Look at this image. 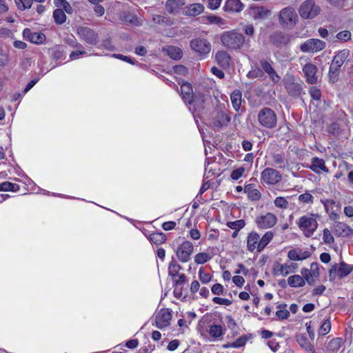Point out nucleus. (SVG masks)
Instances as JSON below:
<instances>
[{
    "label": "nucleus",
    "mask_w": 353,
    "mask_h": 353,
    "mask_svg": "<svg viewBox=\"0 0 353 353\" xmlns=\"http://www.w3.org/2000/svg\"><path fill=\"white\" fill-rule=\"evenodd\" d=\"M122 19L125 23L134 26H139L141 24L138 17L131 12H124Z\"/></svg>",
    "instance_id": "42"
},
{
    "label": "nucleus",
    "mask_w": 353,
    "mask_h": 353,
    "mask_svg": "<svg viewBox=\"0 0 353 353\" xmlns=\"http://www.w3.org/2000/svg\"><path fill=\"white\" fill-rule=\"evenodd\" d=\"M272 42L276 46L287 45L290 41V38L281 32L275 33L272 37Z\"/></svg>",
    "instance_id": "37"
},
{
    "label": "nucleus",
    "mask_w": 353,
    "mask_h": 353,
    "mask_svg": "<svg viewBox=\"0 0 353 353\" xmlns=\"http://www.w3.org/2000/svg\"><path fill=\"white\" fill-rule=\"evenodd\" d=\"M261 182L268 185H275L281 180L279 171L271 168H267L261 172Z\"/></svg>",
    "instance_id": "14"
},
{
    "label": "nucleus",
    "mask_w": 353,
    "mask_h": 353,
    "mask_svg": "<svg viewBox=\"0 0 353 353\" xmlns=\"http://www.w3.org/2000/svg\"><path fill=\"white\" fill-rule=\"evenodd\" d=\"M310 255L309 251H302L301 249L290 250L288 253V258L292 261H302L309 258Z\"/></svg>",
    "instance_id": "26"
},
{
    "label": "nucleus",
    "mask_w": 353,
    "mask_h": 353,
    "mask_svg": "<svg viewBox=\"0 0 353 353\" xmlns=\"http://www.w3.org/2000/svg\"><path fill=\"white\" fill-rule=\"evenodd\" d=\"M172 312L168 308L161 309L155 315L154 323L159 329L168 327L172 319Z\"/></svg>",
    "instance_id": "15"
},
{
    "label": "nucleus",
    "mask_w": 353,
    "mask_h": 353,
    "mask_svg": "<svg viewBox=\"0 0 353 353\" xmlns=\"http://www.w3.org/2000/svg\"><path fill=\"white\" fill-rule=\"evenodd\" d=\"M331 329V323L330 319H326L319 328V334L320 335L327 334Z\"/></svg>",
    "instance_id": "56"
},
{
    "label": "nucleus",
    "mask_w": 353,
    "mask_h": 353,
    "mask_svg": "<svg viewBox=\"0 0 353 353\" xmlns=\"http://www.w3.org/2000/svg\"><path fill=\"white\" fill-rule=\"evenodd\" d=\"M173 283L176 286H181L184 285L187 281V276L184 274H180L177 277L172 280Z\"/></svg>",
    "instance_id": "60"
},
{
    "label": "nucleus",
    "mask_w": 353,
    "mask_h": 353,
    "mask_svg": "<svg viewBox=\"0 0 353 353\" xmlns=\"http://www.w3.org/2000/svg\"><path fill=\"white\" fill-rule=\"evenodd\" d=\"M248 341V337L245 335H243L239 339H237L235 341L232 343H228L224 345V347H240L243 346Z\"/></svg>",
    "instance_id": "44"
},
{
    "label": "nucleus",
    "mask_w": 353,
    "mask_h": 353,
    "mask_svg": "<svg viewBox=\"0 0 353 353\" xmlns=\"http://www.w3.org/2000/svg\"><path fill=\"white\" fill-rule=\"evenodd\" d=\"M232 106L235 110L238 111L241 108L242 94L239 90H235L230 96Z\"/></svg>",
    "instance_id": "36"
},
{
    "label": "nucleus",
    "mask_w": 353,
    "mask_h": 353,
    "mask_svg": "<svg viewBox=\"0 0 353 353\" xmlns=\"http://www.w3.org/2000/svg\"><path fill=\"white\" fill-rule=\"evenodd\" d=\"M272 63L273 62L272 61H269L265 59H261L259 60V65L262 70V72H263L264 74H267L270 79L274 83H277L280 81L281 77L273 68Z\"/></svg>",
    "instance_id": "16"
},
{
    "label": "nucleus",
    "mask_w": 353,
    "mask_h": 353,
    "mask_svg": "<svg viewBox=\"0 0 353 353\" xmlns=\"http://www.w3.org/2000/svg\"><path fill=\"white\" fill-rule=\"evenodd\" d=\"M210 336L213 338H219L223 334V328L221 325H212L209 330Z\"/></svg>",
    "instance_id": "47"
},
{
    "label": "nucleus",
    "mask_w": 353,
    "mask_h": 353,
    "mask_svg": "<svg viewBox=\"0 0 353 353\" xmlns=\"http://www.w3.org/2000/svg\"><path fill=\"white\" fill-rule=\"evenodd\" d=\"M322 202L325 211L329 214L330 219L333 221L338 220L341 212V204L332 199H327Z\"/></svg>",
    "instance_id": "18"
},
{
    "label": "nucleus",
    "mask_w": 353,
    "mask_h": 353,
    "mask_svg": "<svg viewBox=\"0 0 353 353\" xmlns=\"http://www.w3.org/2000/svg\"><path fill=\"white\" fill-rule=\"evenodd\" d=\"M221 43L228 49L236 50L245 43V37L236 30L224 32L221 36Z\"/></svg>",
    "instance_id": "2"
},
{
    "label": "nucleus",
    "mask_w": 353,
    "mask_h": 353,
    "mask_svg": "<svg viewBox=\"0 0 353 353\" xmlns=\"http://www.w3.org/2000/svg\"><path fill=\"white\" fill-rule=\"evenodd\" d=\"M302 271L311 275L312 277L318 278L319 276V268L317 263H312L310 265V270L303 269Z\"/></svg>",
    "instance_id": "49"
},
{
    "label": "nucleus",
    "mask_w": 353,
    "mask_h": 353,
    "mask_svg": "<svg viewBox=\"0 0 353 353\" xmlns=\"http://www.w3.org/2000/svg\"><path fill=\"white\" fill-rule=\"evenodd\" d=\"M190 46L191 49L201 57L206 56L211 51V44L205 39H193L190 41Z\"/></svg>",
    "instance_id": "9"
},
{
    "label": "nucleus",
    "mask_w": 353,
    "mask_h": 353,
    "mask_svg": "<svg viewBox=\"0 0 353 353\" xmlns=\"http://www.w3.org/2000/svg\"><path fill=\"white\" fill-rule=\"evenodd\" d=\"M274 203L276 207L282 209H287L289 205L288 201L284 197L282 196L276 197L274 201Z\"/></svg>",
    "instance_id": "53"
},
{
    "label": "nucleus",
    "mask_w": 353,
    "mask_h": 353,
    "mask_svg": "<svg viewBox=\"0 0 353 353\" xmlns=\"http://www.w3.org/2000/svg\"><path fill=\"white\" fill-rule=\"evenodd\" d=\"M193 97L196 98V102L192 103L191 104H192L196 108H203V104L204 103L203 95L201 94H198L193 95Z\"/></svg>",
    "instance_id": "62"
},
{
    "label": "nucleus",
    "mask_w": 353,
    "mask_h": 353,
    "mask_svg": "<svg viewBox=\"0 0 353 353\" xmlns=\"http://www.w3.org/2000/svg\"><path fill=\"white\" fill-rule=\"evenodd\" d=\"M343 344L342 338H334L329 342V348L332 352H337Z\"/></svg>",
    "instance_id": "43"
},
{
    "label": "nucleus",
    "mask_w": 353,
    "mask_h": 353,
    "mask_svg": "<svg viewBox=\"0 0 353 353\" xmlns=\"http://www.w3.org/2000/svg\"><path fill=\"white\" fill-rule=\"evenodd\" d=\"M194 245L190 241H185L180 244L176 250L178 260L182 263H186L191 259L193 253Z\"/></svg>",
    "instance_id": "11"
},
{
    "label": "nucleus",
    "mask_w": 353,
    "mask_h": 353,
    "mask_svg": "<svg viewBox=\"0 0 353 353\" xmlns=\"http://www.w3.org/2000/svg\"><path fill=\"white\" fill-rule=\"evenodd\" d=\"M310 94L311 97L314 100H319L321 99V90L315 87L311 88V89L310 90Z\"/></svg>",
    "instance_id": "63"
},
{
    "label": "nucleus",
    "mask_w": 353,
    "mask_h": 353,
    "mask_svg": "<svg viewBox=\"0 0 353 353\" xmlns=\"http://www.w3.org/2000/svg\"><path fill=\"white\" fill-rule=\"evenodd\" d=\"M259 124L268 129L274 128L277 123V117L275 112L268 107L261 109L257 115Z\"/></svg>",
    "instance_id": "4"
},
{
    "label": "nucleus",
    "mask_w": 353,
    "mask_h": 353,
    "mask_svg": "<svg viewBox=\"0 0 353 353\" xmlns=\"http://www.w3.org/2000/svg\"><path fill=\"white\" fill-rule=\"evenodd\" d=\"M352 33L349 30H343L336 35V38L341 41H347L351 39Z\"/></svg>",
    "instance_id": "55"
},
{
    "label": "nucleus",
    "mask_w": 353,
    "mask_h": 353,
    "mask_svg": "<svg viewBox=\"0 0 353 353\" xmlns=\"http://www.w3.org/2000/svg\"><path fill=\"white\" fill-rule=\"evenodd\" d=\"M181 94L185 101L188 103L196 102V98L193 97L192 85L187 82L183 83L181 86Z\"/></svg>",
    "instance_id": "22"
},
{
    "label": "nucleus",
    "mask_w": 353,
    "mask_h": 353,
    "mask_svg": "<svg viewBox=\"0 0 353 353\" xmlns=\"http://www.w3.org/2000/svg\"><path fill=\"white\" fill-rule=\"evenodd\" d=\"M274 234L272 231L266 232L263 236L261 238L258 247V252H262L264 248L268 245V243L272 240Z\"/></svg>",
    "instance_id": "33"
},
{
    "label": "nucleus",
    "mask_w": 353,
    "mask_h": 353,
    "mask_svg": "<svg viewBox=\"0 0 353 353\" xmlns=\"http://www.w3.org/2000/svg\"><path fill=\"white\" fill-rule=\"evenodd\" d=\"M46 40V36L44 34L41 32H33L32 35H31L30 42L41 44L44 42Z\"/></svg>",
    "instance_id": "51"
},
{
    "label": "nucleus",
    "mask_w": 353,
    "mask_h": 353,
    "mask_svg": "<svg viewBox=\"0 0 353 353\" xmlns=\"http://www.w3.org/2000/svg\"><path fill=\"white\" fill-rule=\"evenodd\" d=\"M286 304H280L277 306L279 310L276 311V315L278 319L283 320L287 319L290 316L288 310H285Z\"/></svg>",
    "instance_id": "45"
},
{
    "label": "nucleus",
    "mask_w": 353,
    "mask_h": 353,
    "mask_svg": "<svg viewBox=\"0 0 353 353\" xmlns=\"http://www.w3.org/2000/svg\"><path fill=\"white\" fill-rule=\"evenodd\" d=\"M323 239L325 244H331L334 242V238L332 235L330 231L325 228L323 231Z\"/></svg>",
    "instance_id": "58"
},
{
    "label": "nucleus",
    "mask_w": 353,
    "mask_h": 353,
    "mask_svg": "<svg viewBox=\"0 0 353 353\" xmlns=\"http://www.w3.org/2000/svg\"><path fill=\"white\" fill-rule=\"evenodd\" d=\"M270 14V11L263 6H251L250 14L254 19H263L267 18Z\"/></svg>",
    "instance_id": "24"
},
{
    "label": "nucleus",
    "mask_w": 353,
    "mask_h": 353,
    "mask_svg": "<svg viewBox=\"0 0 353 353\" xmlns=\"http://www.w3.org/2000/svg\"><path fill=\"white\" fill-rule=\"evenodd\" d=\"M182 269L181 265L172 257V261L168 265V275L172 278V280L174 279L180 274L179 272Z\"/></svg>",
    "instance_id": "30"
},
{
    "label": "nucleus",
    "mask_w": 353,
    "mask_h": 353,
    "mask_svg": "<svg viewBox=\"0 0 353 353\" xmlns=\"http://www.w3.org/2000/svg\"><path fill=\"white\" fill-rule=\"evenodd\" d=\"M15 3L20 10H25L30 8L32 0H14Z\"/></svg>",
    "instance_id": "52"
},
{
    "label": "nucleus",
    "mask_w": 353,
    "mask_h": 353,
    "mask_svg": "<svg viewBox=\"0 0 353 353\" xmlns=\"http://www.w3.org/2000/svg\"><path fill=\"white\" fill-rule=\"evenodd\" d=\"M204 10V6L201 3L191 4L187 10V14L191 16H196L202 13Z\"/></svg>",
    "instance_id": "39"
},
{
    "label": "nucleus",
    "mask_w": 353,
    "mask_h": 353,
    "mask_svg": "<svg viewBox=\"0 0 353 353\" xmlns=\"http://www.w3.org/2000/svg\"><path fill=\"white\" fill-rule=\"evenodd\" d=\"M314 196L308 192L301 194L298 197V200L300 202L303 203H311L312 204L314 203Z\"/></svg>",
    "instance_id": "54"
},
{
    "label": "nucleus",
    "mask_w": 353,
    "mask_h": 353,
    "mask_svg": "<svg viewBox=\"0 0 353 353\" xmlns=\"http://www.w3.org/2000/svg\"><path fill=\"white\" fill-rule=\"evenodd\" d=\"M247 77L250 79H263L265 77L263 72L260 65H255L252 67V69L248 72Z\"/></svg>",
    "instance_id": "38"
},
{
    "label": "nucleus",
    "mask_w": 353,
    "mask_h": 353,
    "mask_svg": "<svg viewBox=\"0 0 353 353\" xmlns=\"http://www.w3.org/2000/svg\"><path fill=\"white\" fill-rule=\"evenodd\" d=\"M320 8L313 0L304 1L299 8L300 16L303 19H312L320 12Z\"/></svg>",
    "instance_id": "8"
},
{
    "label": "nucleus",
    "mask_w": 353,
    "mask_h": 353,
    "mask_svg": "<svg viewBox=\"0 0 353 353\" xmlns=\"http://www.w3.org/2000/svg\"><path fill=\"white\" fill-rule=\"evenodd\" d=\"M183 5V0H168L165 3V9L170 14L176 13Z\"/></svg>",
    "instance_id": "29"
},
{
    "label": "nucleus",
    "mask_w": 353,
    "mask_h": 353,
    "mask_svg": "<svg viewBox=\"0 0 353 353\" xmlns=\"http://www.w3.org/2000/svg\"><path fill=\"white\" fill-rule=\"evenodd\" d=\"M309 168L314 172L319 174L321 172H328L329 170L325 166L323 159L314 157L312 159V163Z\"/></svg>",
    "instance_id": "27"
},
{
    "label": "nucleus",
    "mask_w": 353,
    "mask_h": 353,
    "mask_svg": "<svg viewBox=\"0 0 353 353\" xmlns=\"http://www.w3.org/2000/svg\"><path fill=\"white\" fill-rule=\"evenodd\" d=\"M352 271V265H349L344 261L335 263L332 265L329 270L330 281H334L336 277L343 279L350 274Z\"/></svg>",
    "instance_id": "5"
},
{
    "label": "nucleus",
    "mask_w": 353,
    "mask_h": 353,
    "mask_svg": "<svg viewBox=\"0 0 353 353\" xmlns=\"http://www.w3.org/2000/svg\"><path fill=\"white\" fill-rule=\"evenodd\" d=\"M317 70V67L312 63H306L303 67V72L308 83L315 84L318 81Z\"/></svg>",
    "instance_id": "20"
},
{
    "label": "nucleus",
    "mask_w": 353,
    "mask_h": 353,
    "mask_svg": "<svg viewBox=\"0 0 353 353\" xmlns=\"http://www.w3.org/2000/svg\"><path fill=\"white\" fill-rule=\"evenodd\" d=\"M288 93L292 97H298L303 92L301 83L292 74H287L283 80Z\"/></svg>",
    "instance_id": "10"
},
{
    "label": "nucleus",
    "mask_w": 353,
    "mask_h": 353,
    "mask_svg": "<svg viewBox=\"0 0 353 353\" xmlns=\"http://www.w3.org/2000/svg\"><path fill=\"white\" fill-rule=\"evenodd\" d=\"M230 60L231 57L230 54L225 50L218 51L215 54V61L217 64L223 68L229 67Z\"/></svg>",
    "instance_id": "23"
},
{
    "label": "nucleus",
    "mask_w": 353,
    "mask_h": 353,
    "mask_svg": "<svg viewBox=\"0 0 353 353\" xmlns=\"http://www.w3.org/2000/svg\"><path fill=\"white\" fill-rule=\"evenodd\" d=\"M163 51L168 54L171 59L174 60H179L183 56L182 50L176 46H170L163 48Z\"/></svg>",
    "instance_id": "31"
},
{
    "label": "nucleus",
    "mask_w": 353,
    "mask_h": 353,
    "mask_svg": "<svg viewBox=\"0 0 353 353\" xmlns=\"http://www.w3.org/2000/svg\"><path fill=\"white\" fill-rule=\"evenodd\" d=\"M227 225L232 230H240L245 227V223L243 219H239L235 221L228 222Z\"/></svg>",
    "instance_id": "50"
},
{
    "label": "nucleus",
    "mask_w": 353,
    "mask_h": 353,
    "mask_svg": "<svg viewBox=\"0 0 353 353\" xmlns=\"http://www.w3.org/2000/svg\"><path fill=\"white\" fill-rule=\"evenodd\" d=\"M244 191L248 194V198L252 201H259L261 199L260 192L259 190L254 188L252 184L246 185Z\"/></svg>",
    "instance_id": "34"
},
{
    "label": "nucleus",
    "mask_w": 353,
    "mask_h": 353,
    "mask_svg": "<svg viewBox=\"0 0 353 353\" xmlns=\"http://www.w3.org/2000/svg\"><path fill=\"white\" fill-rule=\"evenodd\" d=\"M212 259V256L205 252H200L195 255L194 261L197 264H203Z\"/></svg>",
    "instance_id": "48"
},
{
    "label": "nucleus",
    "mask_w": 353,
    "mask_h": 353,
    "mask_svg": "<svg viewBox=\"0 0 353 353\" xmlns=\"http://www.w3.org/2000/svg\"><path fill=\"white\" fill-rule=\"evenodd\" d=\"M77 34L81 40L89 45L96 46L99 41V34L89 27L79 26L77 28Z\"/></svg>",
    "instance_id": "6"
},
{
    "label": "nucleus",
    "mask_w": 353,
    "mask_h": 353,
    "mask_svg": "<svg viewBox=\"0 0 353 353\" xmlns=\"http://www.w3.org/2000/svg\"><path fill=\"white\" fill-rule=\"evenodd\" d=\"M297 268V264L291 263H276L273 267V274L275 276L282 275L285 276L291 272H294Z\"/></svg>",
    "instance_id": "19"
},
{
    "label": "nucleus",
    "mask_w": 353,
    "mask_h": 353,
    "mask_svg": "<svg viewBox=\"0 0 353 353\" xmlns=\"http://www.w3.org/2000/svg\"><path fill=\"white\" fill-rule=\"evenodd\" d=\"M243 8V3L240 0H226L225 9L226 11L241 12Z\"/></svg>",
    "instance_id": "32"
},
{
    "label": "nucleus",
    "mask_w": 353,
    "mask_h": 353,
    "mask_svg": "<svg viewBox=\"0 0 353 353\" xmlns=\"http://www.w3.org/2000/svg\"><path fill=\"white\" fill-rule=\"evenodd\" d=\"M296 341L303 349L310 353H314L313 345L304 334H300L296 335Z\"/></svg>",
    "instance_id": "28"
},
{
    "label": "nucleus",
    "mask_w": 353,
    "mask_h": 353,
    "mask_svg": "<svg viewBox=\"0 0 353 353\" xmlns=\"http://www.w3.org/2000/svg\"><path fill=\"white\" fill-rule=\"evenodd\" d=\"M230 119L227 110L216 108L212 113L210 123L214 128H221L227 126Z\"/></svg>",
    "instance_id": "7"
},
{
    "label": "nucleus",
    "mask_w": 353,
    "mask_h": 353,
    "mask_svg": "<svg viewBox=\"0 0 353 353\" xmlns=\"http://www.w3.org/2000/svg\"><path fill=\"white\" fill-rule=\"evenodd\" d=\"M19 189V187L17 184L12 183L8 181H6L1 183L0 184V191L7 192V191H12L16 192Z\"/></svg>",
    "instance_id": "46"
},
{
    "label": "nucleus",
    "mask_w": 353,
    "mask_h": 353,
    "mask_svg": "<svg viewBox=\"0 0 353 353\" xmlns=\"http://www.w3.org/2000/svg\"><path fill=\"white\" fill-rule=\"evenodd\" d=\"M165 239V236L163 232H154L150 235V241L156 245L162 244Z\"/></svg>",
    "instance_id": "41"
},
{
    "label": "nucleus",
    "mask_w": 353,
    "mask_h": 353,
    "mask_svg": "<svg viewBox=\"0 0 353 353\" xmlns=\"http://www.w3.org/2000/svg\"><path fill=\"white\" fill-rule=\"evenodd\" d=\"M319 217L318 214L307 213L296 221L297 226L305 237L312 236L316 230L319 225L317 219Z\"/></svg>",
    "instance_id": "1"
},
{
    "label": "nucleus",
    "mask_w": 353,
    "mask_h": 353,
    "mask_svg": "<svg viewBox=\"0 0 353 353\" xmlns=\"http://www.w3.org/2000/svg\"><path fill=\"white\" fill-rule=\"evenodd\" d=\"M212 292L216 295H221L223 293V287L220 283H216L212 287Z\"/></svg>",
    "instance_id": "64"
},
{
    "label": "nucleus",
    "mask_w": 353,
    "mask_h": 353,
    "mask_svg": "<svg viewBox=\"0 0 353 353\" xmlns=\"http://www.w3.org/2000/svg\"><path fill=\"white\" fill-rule=\"evenodd\" d=\"M298 16L293 8H285L280 11L279 21L286 26H293L296 24Z\"/></svg>",
    "instance_id": "12"
},
{
    "label": "nucleus",
    "mask_w": 353,
    "mask_h": 353,
    "mask_svg": "<svg viewBox=\"0 0 353 353\" xmlns=\"http://www.w3.org/2000/svg\"><path fill=\"white\" fill-rule=\"evenodd\" d=\"M277 222L275 214L268 212L265 215H261L256 218L255 223L260 229H268L272 228Z\"/></svg>",
    "instance_id": "17"
},
{
    "label": "nucleus",
    "mask_w": 353,
    "mask_h": 353,
    "mask_svg": "<svg viewBox=\"0 0 353 353\" xmlns=\"http://www.w3.org/2000/svg\"><path fill=\"white\" fill-rule=\"evenodd\" d=\"M245 170L243 167H240L236 170H234L232 172L230 176L233 180H238L243 176V173L245 172Z\"/></svg>",
    "instance_id": "61"
},
{
    "label": "nucleus",
    "mask_w": 353,
    "mask_h": 353,
    "mask_svg": "<svg viewBox=\"0 0 353 353\" xmlns=\"http://www.w3.org/2000/svg\"><path fill=\"white\" fill-rule=\"evenodd\" d=\"M260 240V235L256 232L248 234L247 237V248L250 252H253L255 250L258 251Z\"/></svg>",
    "instance_id": "25"
},
{
    "label": "nucleus",
    "mask_w": 353,
    "mask_h": 353,
    "mask_svg": "<svg viewBox=\"0 0 353 353\" xmlns=\"http://www.w3.org/2000/svg\"><path fill=\"white\" fill-rule=\"evenodd\" d=\"M288 283L290 286L292 288H299L304 286L305 284V279H303V276L295 274L288 277Z\"/></svg>",
    "instance_id": "35"
},
{
    "label": "nucleus",
    "mask_w": 353,
    "mask_h": 353,
    "mask_svg": "<svg viewBox=\"0 0 353 353\" xmlns=\"http://www.w3.org/2000/svg\"><path fill=\"white\" fill-rule=\"evenodd\" d=\"M273 161L279 168H283L285 166V158L283 153L275 154L272 157Z\"/></svg>",
    "instance_id": "57"
},
{
    "label": "nucleus",
    "mask_w": 353,
    "mask_h": 353,
    "mask_svg": "<svg viewBox=\"0 0 353 353\" xmlns=\"http://www.w3.org/2000/svg\"><path fill=\"white\" fill-rule=\"evenodd\" d=\"M53 18L58 25H61L66 21V15L62 9H55L53 12Z\"/></svg>",
    "instance_id": "40"
},
{
    "label": "nucleus",
    "mask_w": 353,
    "mask_h": 353,
    "mask_svg": "<svg viewBox=\"0 0 353 353\" xmlns=\"http://www.w3.org/2000/svg\"><path fill=\"white\" fill-rule=\"evenodd\" d=\"M352 232L350 226L344 223L336 221L333 225V232L337 236H347Z\"/></svg>",
    "instance_id": "21"
},
{
    "label": "nucleus",
    "mask_w": 353,
    "mask_h": 353,
    "mask_svg": "<svg viewBox=\"0 0 353 353\" xmlns=\"http://www.w3.org/2000/svg\"><path fill=\"white\" fill-rule=\"evenodd\" d=\"M326 46L325 43L319 39H310L300 46L303 52H317L323 50Z\"/></svg>",
    "instance_id": "13"
},
{
    "label": "nucleus",
    "mask_w": 353,
    "mask_h": 353,
    "mask_svg": "<svg viewBox=\"0 0 353 353\" xmlns=\"http://www.w3.org/2000/svg\"><path fill=\"white\" fill-rule=\"evenodd\" d=\"M350 55V50L344 49L339 51L334 57L329 70L330 81L335 82L338 79L339 69Z\"/></svg>",
    "instance_id": "3"
},
{
    "label": "nucleus",
    "mask_w": 353,
    "mask_h": 353,
    "mask_svg": "<svg viewBox=\"0 0 353 353\" xmlns=\"http://www.w3.org/2000/svg\"><path fill=\"white\" fill-rule=\"evenodd\" d=\"M199 278L203 283H208L211 281L212 276L210 274L205 272L203 268H200L199 270Z\"/></svg>",
    "instance_id": "59"
}]
</instances>
